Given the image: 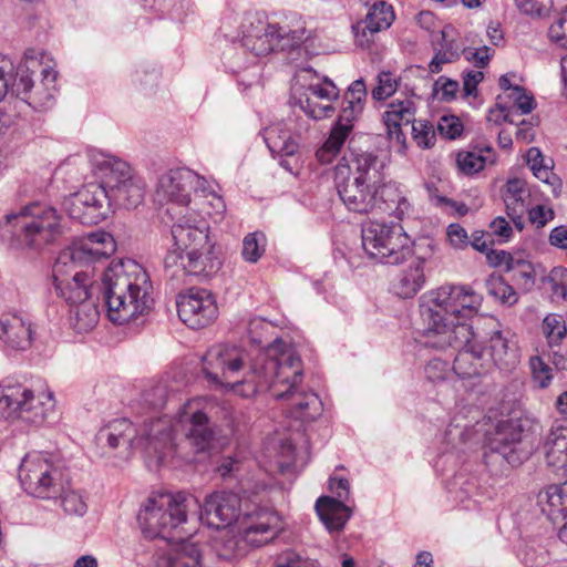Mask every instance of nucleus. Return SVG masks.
Instances as JSON below:
<instances>
[{
    "mask_svg": "<svg viewBox=\"0 0 567 567\" xmlns=\"http://www.w3.org/2000/svg\"><path fill=\"white\" fill-rule=\"evenodd\" d=\"M527 164L534 176L548 186L555 198L561 194L563 182L553 172V161L545 159L538 147H530L527 152Z\"/></svg>",
    "mask_w": 567,
    "mask_h": 567,
    "instance_id": "473e14b6",
    "label": "nucleus"
},
{
    "mask_svg": "<svg viewBox=\"0 0 567 567\" xmlns=\"http://www.w3.org/2000/svg\"><path fill=\"white\" fill-rule=\"evenodd\" d=\"M316 511L330 533L342 530L352 515L351 508L344 502L330 496L319 497L316 502Z\"/></svg>",
    "mask_w": 567,
    "mask_h": 567,
    "instance_id": "7c9ffc66",
    "label": "nucleus"
},
{
    "mask_svg": "<svg viewBox=\"0 0 567 567\" xmlns=\"http://www.w3.org/2000/svg\"><path fill=\"white\" fill-rule=\"evenodd\" d=\"M379 194L380 206L377 209H383L390 215L402 219L410 208V203L401 186L396 183H388L381 189L379 188Z\"/></svg>",
    "mask_w": 567,
    "mask_h": 567,
    "instance_id": "f704fd0d",
    "label": "nucleus"
},
{
    "mask_svg": "<svg viewBox=\"0 0 567 567\" xmlns=\"http://www.w3.org/2000/svg\"><path fill=\"white\" fill-rule=\"evenodd\" d=\"M454 348L458 352L455 355L453 363V372L460 378L466 379L478 377L487 373L491 370L489 359L485 357L484 347L476 341V334L470 338L467 342H452L446 344V348ZM443 350V348H440Z\"/></svg>",
    "mask_w": 567,
    "mask_h": 567,
    "instance_id": "b1692460",
    "label": "nucleus"
},
{
    "mask_svg": "<svg viewBox=\"0 0 567 567\" xmlns=\"http://www.w3.org/2000/svg\"><path fill=\"white\" fill-rule=\"evenodd\" d=\"M33 341L31 321L18 313H4L0 317V342L6 351L28 350Z\"/></svg>",
    "mask_w": 567,
    "mask_h": 567,
    "instance_id": "393cba45",
    "label": "nucleus"
},
{
    "mask_svg": "<svg viewBox=\"0 0 567 567\" xmlns=\"http://www.w3.org/2000/svg\"><path fill=\"white\" fill-rule=\"evenodd\" d=\"M54 406L53 393L50 391L35 395L13 379L7 378L0 382V408L8 420L40 425L53 413Z\"/></svg>",
    "mask_w": 567,
    "mask_h": 567,
    "instance_id": "9d476101",
    "label": "nucleus"
},
{
    "mask_svg": "<svg viewBox=\"0 0 567 567\" xmlns=\"http://www.w3.org/2000/svg\"><path fill=\"white\" fill-rule=\"evenodd\" d=\"M153 285L146 270L131 258L109 262V321L128 324L150 309Z\"/></svg>",
    "mask_w": 567,
    "mask_h": 567,
    "instance_id": "20e7f679",
    "label": "nucleus"
},
{
    "mask_svg": "<svg viewBox=\"0 0 567 567\" xmlns=\"http://www.w3.org/2000/svg\"><path fill=\"white\" fill-rule=\"evenodd\" d=\"M143 396L146 404H148L154 410H158L166 405L168 400V392L165 385L157 384L145 391Z\"/></svg>",
    "mask_w": 567,
    "mask_h": 567,
    "instance_id": "0e129e2a",
    "label": "nucleus"
},
{
    "mask_svg": "<svg viewBox=\"0 0 567 567\" xmlns=\"http://www.w3.org/2000/svg\"><path fill=\"white\" fill-rule=\"evenodd\" d=\"M509 96L514 101L517 110L520 111V114H528L536 106L534 96L532 94H528L526 90L522 86L513 87V93H511Z\"/></svg>",
    "mask_w": 567,
    "mask_h": 567,
    "instance_id": "e2e57ef3",
    "label": "nucleus"
},
{
    "mask_svg": "<svg viewBox=\"0 0 567 567\" xmlns=\"http://www.w3.org/2000/svg\"><path fill=\"white\" fill-rule=\"evenodd\" d=\"M281 529L280 518L274 511L256 506L254 512H245L237 530L221 533L214 544L219 558L233 560L244 557L251 548L274 540Z\"/></svg>",
    "mask_w": 567,
    "mask_h": 567,
    "instance_id": "1a4fd4ad",
    "label": "nucleus"
},
{
    "mask_svg": "<svg viewBox=\"0 0 567 567\" xmlns=\"http://www.w3.org/2000/svg\"><path fill=\"white\" fill-rule=\"evenodd\" d=\"M308 94L306 99H311L312 103H317V100L334 102L339 97V89L336 84L324 78L321 82L311 83L308 89Z\"/></svg>",
    "mask_w": 567,
    "mask_h": 567,
    "instance_id": "de8ad7c7",
    "label": "nucleus"
},
{
    "mask_svg": "<svg viewBox=\"0 0 567 567\" xmlns=\"http://www.w3.org/2000/svg\"><path fill=\"white\" fill-rule=\"evenodd\" d=\"M61 504L64 512L70 515L82 516L86 513L87 509V506L82 496L76 492H69L64 494Z\"/></svg>",
    "mask_w": 567,
    "mask_h": 567,
    "instance_id": "680f3d73",
    "label": "nucleus"
},
{
    "mask_svg": "<svg viewBox=\"0 0 567 567\" xmlns=\"http://www.w3.org/2000/svg\"><path fill=\"white\" fill-rule=\"evenodd\" d=\"M301 377L300 357L295 349H286L277 342L257 359L237 386L244 398L270 392L277 400H288L291 414L308 422L321 414L322 402L315 392L297 390Z\"/></svg>",
    "mask_w": 567,
    "mask_h": 567,
    "instance_id": "f257e3e1",
    "label": "nucleus"
},
{
    "mask_svg": "<svg viewBox=\"0 0 567 567\" xmlns=\"http://www.w3.org/2000/svg\"><path fill=\"white\" fill-rule=\"evenodd\" d=\"M41 81L35 83L31 78L29 66H17L14 80L11 83V95L37 111L52 107L58 92V72L47 66L41 70Z\"/></svg>",
    "mask_w": 567,
    "mask_h": 567,
    "instance_id": "dca6fc26",
    "label": "nucleus"
},
{
    "mask_svg": "<svg viewBox=\"0 0 567 567\" xmlns=\"http://www.w3.org/2000/svg\"><path fill=\"white\" fill-rule=\"evenodd\" d=\"M551 284V297L554 300L567 299V269L564 267H555L548 276Z\"/></svg>",
    "mask_w": 567,
    "mask_h": 567,
    "instance_id": "6e6d98bb",
    "label": "nucleus"
},
{
    "mask_svg": "<svg viewBox=\"0 0 567 567\" xmlns=\"http://www.w3.org/2000/svg\"><path fill=\"white\" fill-rule=\"evenodd\" d=\"M13 70V63L9 59H0V102L8 93L11 94V83L14 80Z\"/></svg>",
    "mask_w": 567,
    "mask_h": 567,
    "instance_id": "052dcab7",
    "label": "nucleus"
},
{
    "mask_svg": "<svg viewBox=\"0 0 567 567\" xmlns=\"http://www.w3.org/2000/svg\"><path fill=\"white\" fill-rule=\"evenodd\" d=\"M482 305L481 295L466 286H442L420 299V340L425 347L444 348L474 337L467 322Z\"/></svg>",
    "mask_w": 567,
    "mask_h": 567,
    "instance_id": "7ed1b4c3",
    "label": "nucleus"
},
{
    "mask_svg": "<svg viewBox=\"0 0 567 567\" xmlns=\"http://www.w3.org/2000/svg\"><path fill=\"white\" fill-rule=\"evenodd\" d=\"M411 124L415 143L422 148L432 147L436 140L433 124L423 120H414Z\"/></svg>",
    "mask_w": 567,
    "mask_h": 567,
    "instance_id": "3c124183",
    "label": "nucleus"
},
{
    "mask_svg": "<svg viewBox=\"0 0 567 567\" xmlns=\"http://www.w3.org/2000/svg\"><path fill=\"white\" fill-rule=\"evenodd\" d=\"M383 167L372 153L355 154L348 162L342 158L334 167V187L349 212L370 214L380 206L379 184Z\"/></svg>",
    "mask_w": 567,
    "mask_h": 567,
    "instance_id": "423d86ee",
    "label": "nucleus"
},
{
    "mask_svg": "<svg viewBox=\"0 0 567 567\" xmlns=\"http://www.w3.org/2000/svg\"><path fill=\"white\" fill-rule=\"evenodd\" d=\"M437 130L445 138L455 140L461 136L463 124L455 115H444L439 121Z\"/></svg>",
    "mask_w": 567,
    "mask_h": 567,
    "instance_id": "bf43d9fd",
    "label": "nucleus"
},
{
    "mask_svg": "<svg viewBox=\"0 0 567 567\" xmlns=\"http://www.w3.org/2000/svg\"><path fill=\"white\" fill-rule=\"evenodd\" d=\"M0 231L3 238H10L19 246L42 250L62 236L63 228L55 208L32 204L17 214L7 215L0 223Z\"/></svg>",
    "mask_w": 567,
    "mask_h": 567,
    "instance_id": "6e6552de",
    "label": "nucleus"
},
{
    "mask_svg": "<svg viewBox=\"0 0 567 567\" xmlns=\"http://www.w3.org/2000/svg\"><path fill=\"white\" fill-rule=\"evenodd\" d=\"M18 478L22 488L33 497L55 499L63 493L61 472L40 453H29L22 458Z\"/></svg>",
    "mask_w": 567,
    "mask_h": 567,
    "instance_id": "ddd939ff",
    "label": "nucleus"
},
{
    "mask_svg": "<svg viewBox=\"0 0 567 567\" xmlns=\"http://www.w3.org/2000/svg\"><path fill=\"white\" fill-rule=\"evenodd\" d=\"M532 375L539 388H547L553 379L551 368L540 357H532L529 360Z\"/></svg>",
    "mask_w": 567,
    "mask_h": 567,
    "instance_id": "4d7b16f0",
    "label": "nucleus"
},
{
    "mask_svg": "<svg viewBox=\"0 0 567 567\" xmlns=\"http://www.w3.org/2000/svg\"><path fill=\"white\" fill-rule=\"evenodd\" d=\"M245 512H251L248 503L235 493L230 492H215L207 496L205 503L202 505L194 515L209 527L221 528L229 526L233 522L237 520L240 516L244 518Z\"/></svg>",
    "mask_w": 567,
    "mask_h": 567,
    "instance_id": "a211bd4d",
    "label": "nucleus"
},
{
    "mask_svg": "<svg viewBox=\"0 0 567 567\" xmlns=\"http://www.w3.org/2000/svg\"><path fill=\"white\" fill-rule=\"evenodd\" d=\"M165 266L177 268L173 276L181 271L188 276L209 277L220 269L221 261L215 252V245L210 243L187 254H167Z\"/></svg>",
    "mask_w": 567,
    "mask_h": 567,
    "instance_id": "4be33fe9",
    "label": "nucleus"
},
{
    "mask_svg": "<svg viewBox=\"0 0 567 567\" xmlns=\"http://www.w3.org/2000/svg\"><path fill=\"white\" fill-rule=\"evenodd\" d=\"M346 138L342 135L330 132L323 145L317 150L316 157L321 164H329L340 152Z\"/></svg>",
    "mask_w": 567,
    "mask_h": 567,
    "instance_id": "864d4df0",
    "label": "nucleus"
},
{
    "mask_svg": "<svg viewBox=\"0 0 567 567\" xmlns=\"http://www.w3.org/2000/svg\"><path fill=\"white\" fill-rule=\"evenodd\" d=\"M485 357L489 359L491 368L496 367L503 371H511L519 363V354L516 343L504 336L501 330L492 332L488 347H484Z\"/></svg>",
    "mask_w": 567,
    "mask_h": 567,
    "instance_id": "bb28decb",
    "label": "nucleus"
},
{
    "mask_svg": "<svg viewBox=\"0 0 567 567\" xmlns=\"http://www.w3.org/2000/svg\"><path fill=\"white\" fill-rule=\"evenodd\" d=\"M275 51H292L299 48L308 38L305 28L290 30L276 24Z\"/></svg>",
    "mask_w": 567,
    "mask_h": 567,
    "instance_id": "a19ab883",
    "label": "nucleus"
},
{
    "mask_svg": "<svg viewBox=\"0 0 567 567\" xmlns=\"http://www.w3.org/2000/svg\"><path fill=\"white\" fill-rule=\"evenodd\" d=\"M311 99H300L298 101L300 110L312 120H322L332 116L334 106L332 102L317 100L312 103Z\"/></svg>",
    "mask_w": 567,
    "mask_h": 567,
    "instance_id": "8fccbe9b",
    "label": "nucleus"
},
{
    "mask_svg": "<svg viewBox=\"0 0 567 567\" xmlns=\"http://www.w3.org/2000/svg\"><path fill=\"white\" fill-rule=\"evenodd\" d=\"M154 567H202V551L197 543L183 536L155 556Z\"/></svg>",
    "mask_w": 567,
    "mask_h": 567,
    "instance_id": "a878e982",
    "label": "nucleus"
},
{
    "mask_svg": "<svg viewBox=\"0 0 567 567\" xmlns=\"http://www.w3.org/2000/svg\"><path fill=\"white\" fill-rule=\"evenodd\" d=\"M362 247L370 258L399 265L412 255V241L400 224L370 221L362 227Z\"/></svg>",
    "mask_w": 567,
    "mask_h": 567,
    "instance_id": "9b49d317",
    "label": "nucleus"
},
{
    "mask_svg": "<svg viewBox=\"0 0 567 567\" xmlns=\"http://www.w3.org/2000/svg\"><path fill=\"white\" fill-rule=\"evenodd\" d=\"M106 240V231L104 229H99L95 231L89 233L85 237L74 241L69 247L76 246H85L89 250H91L90 256L83 260V264L97 261L105 256V252L99 249H94V244H104Z\"/></svg>",
    "mask_w": 567,
    "mask_h": 567,
    "instance_id": "09e8293b",
    "label": "nucleus"
},
{
    "mask_svg": "<svg viewBox=\"0 0 567 567\" xmlns=\"http://www.w3.org/2000/svg\"><path fill=\"white\" fill-rule=\"evenodd\" d=\"M494 152L491 146L480 151H461L456 155L457 168L465 175L481 172L487 163H494Z\"/></svg>",
    "mask_w": 567,
    "mask_h": 567,
    "instance_id": "e433bc0d",
    "label": "nucleus"
},
{
    "mask_svg": "<svg viewBox=\"0 0 567 567\" xmlns=\"http://www.w3.org/2000/svg\"><path fill=\"white\" fill-rule=\"evenodd\" d=\"M311 117H308L306 114L305 116L293 114L292 116H289L287 120L284 121V123L289 124L291 127V133L293 137H296L297 141H299V144L301 143V140L308 134L311 127Z\"/></svg>",
    "mask_w": 567,
    "mask_h": 567,
    "instance_id": "69168bd1",
    "label": "nucleus"
},
{
    "mask_svg": "<svg viewBox=\"0 0 567 567\" xmlns=\"http://www.w3.org/2000/svg\"><path fill=\"white\" fill-rule=\"evenodd\" d=\"M363 104L351 103V101H344V105L338 116V121L332 127V132L338 135H342L347 140L353 127V121L362 113Z\"/></svg>",
    "mask_w": 567,
    "mask_h": 567,
    "instance_id": "79ce46f5",
    "label": "nucleus"
},
{
    "mask_svg": "<svg viewBox=\"0 0 567 567\" xmlns=\"http://www.w3.org/2000/svg\"><path fill=\"white\" fill-rule=\"evenodd\" d=\"M443 44L442 48L435 53L432 61L429 64L431 73H439L442 70V65L452 63L460 58V48L454 40H446L445 32H442Z\"/></svg>",
    "mask_w": 567,
    "mask_h": 567,
    "instance_id": "c03bdc74",
    "label": "nucleus"
},
{
    "mask_svg": "<svg viewBox=\"0 0 567 567\" xmlns=\"http://www.w3.org/2000/svg\"><path fill=\"white\" fill-rule=\"evenodd\" d=\"M395 14L391 4L383 0L375 1L364 19V29L371 33L380 32L391 27Z\"/></svg>",
    "mask_w": 567,
    "mask_h": 567,
    "instance_id": "4c0bfd02",
    "label": "nucleus"
},
{
    "mask_svg": "<svg viewBox=\"0 0 567 567\" xmlns=\"http://www.w3.org/2000/svg\"><path fill=\"white\" fill-rule=\"evenodd\" d=\"M415 104L413 100L405 97L404 100H394L388 105V110L383 113L385 125L398 126L409 125L415 118Z\"/></svg>",
    "mask_w": 567,
    "mask_h": 567,
    "instance_id": "ea45409f",
    "label": "nucleus"
},
{
    "mask_svg": "<svg viewBox=\"0 0 567 567\" xmlns=\"http://www.w3.org/2000/svg\"><path fill=\"white\" fill-rule=\"evenodd\" d=\"M400 79L390 71H382L377 76V85L371 95L375 101H383L392 96L399 87Z\"/></svg>",
    "mask_w": 567,
    "mask_h": 567,
    "instance_id": "49530a36",
    "label": "nucleus"
},
{
    "mask_svg": "<svg viewBox=\"0 0 567 567\" xmlns=\"http://www.w3.org/2000/svg\"><path fill=\"white\" fill-rule=\"evenodd\" d=\"M274 37H276V24L269 23L259 14H250L246 18L240 42L241 49L252 56L249 63H255L256 58L275 52Z\"/></svg>",
    "mask_w": 567,
    "mask_h": 567,
    "instance_id": "5701e85b",
    "label": "nucleus"
},
{
    "mask_svg": "<svg viewBox=\"0 0 567 567\" xmlns=\"http://www.w3.org/2000/svg\"><path fill=\"white\" fill-rule=\"evenodd\" d=\"M270 330H274L272 324L264 319L255 318L249 321L250 341L260 348L254 358L246 350L236 346L216 344L209 348L203 358L205 377L216 385H230L234 391L239 393L240 388L237 386V382L243 380L251 365L269 347L279 342L286 349H292L278 338L270 342L267 338Z\"/></svg>",
    "mask_w": 567,
    "mask_h": 567,
    "instance_id": "39448f33",
    "label": "nucleus"
},
{
    "mask_svg": "<svg viewBox=\"0 0 567 567\" xmlns=\"http://www.w3.org/2000/svg\"><path fill=\"white\" fill-rule=\"evenodd\" d=\"M176 306L179 319L192 329L210 324L218 315L213 293L204 288H190L178 295Z\"/></svg>",
    "mask_w": 567,
    "mask_h": 567,
    "instance_id": "aec40b11",
    "label": "nucleus"
},
{
    "mask_svg": "<svg viewBox=\"0 0 567 567\" xmlns=\"http://www.w3.org/2000/svg\"><path fill=\"white\" fill-rule=\"evenodd\" d=\"M560 484H553L546 486L537 495V504L543 514H545L551 522L561 517L567 518V507L565 497L563 496Z\"/></svg>",
    "mask_w": 567,
    "mask_h": 567,
    "instance_id": "72a5a7b5",
    "label": "nucleus"
},
{
    "mask_svg": "<svg viewBox=\"0 0 567 567\" xmlns=\"http://www.w3.org/2000/svg\"><path fill=\"white\" fill-rule=\"evenodd\" d=\"M462 53L468 62L474 64V66L477 69H484L488 65L495 50L487 45H483L476 49L465 48Z\"/></svg>",
    "mask_w": 567,
    "mask_h": 567,
    "instance_id": "13d9d810",
    "label": "nucleus"
},
{
    "mask_svg": "<svg viewBox=\"0 0 567 567\" xmlns=\"http://www.w3.org/2000/svg\"><path fill=\"white\" fill-rule=\"evenodd\" d=\"M70 311V323L78 332L92 330L100 319V312L94 300L86 299L73 305Z\"/></svg>",
    "mask_w": 567,
    "mask_h": 567,
    "instance_id": "c9c22d12",
    "label": "nucleus"
},
{
    "mask_svg": "<svg viewBox=\"0 0 567 567\" xmlns=\"http://www.w3.org/2000/svg\"><path fill=\"white\" fill-rule=\"evenodd\" d=\"M543 331L550 347L558 346L567 333L564 318L556 313L546 316L543 321Z\"/></svg>",
    "mask_w": 567,
    "mask_h": 567,
    "instance_id": "a18cd8bd",
    "label": "nucleus"
},
{
    "mask_svg": "<svg viewBox=\"0 0 567 567\" xmlns=\"http://www.w3.org/2000/svg\"><path fill=\"white\" fill-rule=\"evenodd\" d=\"M434 91H441V100L445 102H450L454 100L457 91L458 83L454 80H450L445 76H440L434 84Z\"/></svg>",
    "mask_w": 567,
    "mask_h": 567,
    "instance_id": "774afa93",
    "label": "nucleus"
},
{
    "mask_svg": "<svg viewBox=\"0 0 567 567\" xmlns=\"http://www.w3.org/2000/svg\"><path fill=\"white\" fill-rule=\"evenodd\" d=\"M168 218L173 223L171 233L175 247L168 254H187L210 244L208 226L196 213L195 207L188 213H178Z\"/></svg>",
    "mask_w": 567,
    "mask_h": 567,
    "instance_id": "6ab92c4d",
    "label": "nucleus"
},
{
    "mask_svg": "<svg viewBox=\"0 0 567 567\" xmlns=\"http://www.w3.org/2000/svg\"><path fill=\"white\" fill-rule=\"evenodd\" d=\"M544 454L548 466L567 468V421L553 425L544 442Z\"/></svg>",
    "mask_w": 567,
    "mask_h": 567,
    "instance_id": "2f4dec72",
    "label": "nucleus"
},
{
    "mask_svg": "<svg viewBox=\"0 0 567 567\" xmlns=\"http://www.w3.org/2000/svg\"><path fill=\"white\" fill-rule=\"evenodd\" d=\"M488 292L507 306H512L518 300L515 289L503 278L491 279L488 281Z\"/></svg>",
    "mask_w": 567,
    "mask_h": 567,
    "instance_id": "603ef678",
    "label": "nucleus"
},
{
    "mask_svg": "<svg viewBox=\"0 0 567 567\" xmlns=\"http://www.w3.org/2000/svg\"><path fill=\"white\" fill-rule=\"evenodd\" d=\"M452 372L453 367L441 358L431 359L424 368L425 377L431 382L444 381Z\"/></svg>",
    "mask_w": 567,
    "mask_h": 567,
    "instance_id": "5fc2aeb1",
    "label": "nucleus"
},
{
    "mask_svg": "<svg viewBox=\"0 0 567 567\" xmlns=\"http://www.w3.org/2000/svg\"><path fill=\"white\" fill-rule=\"evenodd\" d=\"M267 239L264 233L254 231L243 239L241 256L245 261L256 264L266 250Z\"/></svg>",
    "mask_w": 567,
    "mask_h": 567,
    "instance_id": "37998d69",
    "label": "nucleus"
},
{
    "mask_svg": "<svg viewBox=\"0 0 567 567\" xmlns=\"http://www.w3.org/2000/svg\"><path fill=\"white\" fill-rule=\"evenodd\" d=\"M215 410L207 399L196 398L184 403L175 422L168 415L146 422V452L158 463L175 454L193 461L190 453L194 456L209 453L216 440Z\"/></svg>",
    "mask_w": 567,
    "mask_h": 567,
    "instance_id": "f03ea898",
    "label": "nucleus"
},
{
    "mask_svg": "<svg viewBox=\"0 0 567 567\" xmlns=\"http://www.w3.org/2000/svg\"><path fill=\"white\" fill-rule=\"evenodd\" d=\"M198 181L197 174L186 167L172 168L159 175L154 200L159 206H165L167 216H176L178 213H188L192 206V184Z\"/></svg>",
    "mask_w": 567,
    "mask_h": 567,
    "instance_id": "2eb2a0df",
    "label": "nucleus"
},
{
    "mask_svg": "<svg viewBox=\"0 0 567 567\" xmlns=\"http://www.w3.org/2000/svg\"><path fill=\"white\" fill-rule=\"evenodd\" d=\"M506 274L509 279L520 289L529 291L536 282V271L533 264L522 256H515Z\"/></svg>",
    "mask_w": 567,
    "mask_h": 567,
    "instance_id": "58836bf2",
    "label": "nucleus"
},
{
    "mask_svg": "<svg viewBox=\"0 0 567 567\" xmlns=\"http://www.w3.org/2000/svg\"><path fill=\"white\" fill-rule=\"evenodd\" d=\"M199 507L200 503L192 494L156 492L142 504L137 522L145 537L173 543L184 536L182 525Z\"/></svg>",
    "mask_w": 567,
    "mask_h": 567,
    "instance_id": "0eeeda50",
    "label": "nucleus"
},
{
    "mask_svg": "<svg viewBox=\"0 0 567 567\" xmlns=\"http://www.w3.org/2000/svg\"><path fill=\"white\" fill-rule=\"evenodd\" d=\"M529 190L526 182L520 178H511L505 185L503 199L506 206L507 216L514 223L517 229L524 228V214L527 212V199Z\"/></svg>",
    "mask_w": 567,
    "mask_h": 567,
    "instance_id": "c85d7f7f",
    "label": "nucleus"
},
{
    "mask_svg": "<svg viewBox=\"0 0 567 567\" xmlns=\"http://www.w3.org/2000/svg\"><path fill=\"white\" fill-rule=\"evenodd\" d=\"M425 259L415 258L412 262L401 270L392 282L393 292L400 298H413L425 285L424 275Z\"/></svg>",
    "mask_w": 567,
    "mask_h": 567,
    "instance_id": "c756f323",
    "label": "nucleus"
},
{
    "mask_svg": "<svg viewBox=\"0 0 567 567\" xmlns=\"http://www.w3.org/2000/svg\"><path fill=\"white\" fill-rule=\"evenodd\" d=\"M262 137L272 156L293 157L299 151V141L293 137L291 127L284 121L267 126Z\"/></svg>",
    "mask_w": 567,
    "mask_h": 567,
    "instance_id": "cd10ccee",
    "label": "nucleus"
},
{
    "mask_svg": "<svg viewBox=\"0 0 567 567\" xmlns=\"http://www.w3.org/2000/svg\"><path fill=\"white\" fill-rule=\"evenodd\" d=\"M276 567H319L316 560L302 557L293 550L284 553Z\"/></svg>",
    "mask_w": 567,
    "mask_h": 567,
    "instance_id": "338daca9",
    "label": "nucleus"
},
{
    "mask_svg": "<svg viewBox=\"0 0 567 567\" xmlns=\"http://www.w3.org/2000/svg\"><path fill=\"white\" fill-rule=\"evenodd\" d=\"M106 198L104 182L91 183L64 200V208L72 219L83 225H96L104 219L103 199Z\"/></svg>",
    "mask_w": 567,
    "mask_h": 567,
    "instance_id": "412c9836",
    "label": "nucleus"
},
{
    "mask_svg": "<svg viewBox=\"0 0 567 567\" xmlns=\"http://www.w3.org/2000/svg\"><path fill=\"white\" fill-rule=\"evenodd\" d=\"M85 246L66 247L53 266V284L56 293L68 303L75 305L91 297L92 281L86 272L75 270L90 256Z\"/></svg>",
    "mask_w": 567,
    "mask_h": 567,
    "instance_id": "f8f14e48",
    "label": "nucleus"
},
{
    "mask_svg": "<svg viewBox=\"0 0 567 567\" xmlns=\"http://www.w3.org/2000/svg\"><path fill=\"white\" fill-rule=\"evenodd\" d=\"M146 183L130 164L109 154V208L134 209L145 197Z\"/></svg>",
    "mask_w": 567,
    "mask_h": 567,
    "instance_id": "4468645a",
    "label": "nucleus"
},
{
    "mask_svg": "<svg viewBox=\"0 0 567 567\" xmlns=\"http://www.w3.org/2000/svg\"><path fill=\"white\" fill-rule=\"evenodd\" d=\"M524 430L518 420L499 421L493 430L485 434L484 458L486 465L491 462L511 465L522 463L519 445L523 442Z\"/></svg>",
    "mask_w": 567,
    "mask_h": 567,
    "instance_id": "f3484780",
    "label": "nucleus"
}]
</instances>
